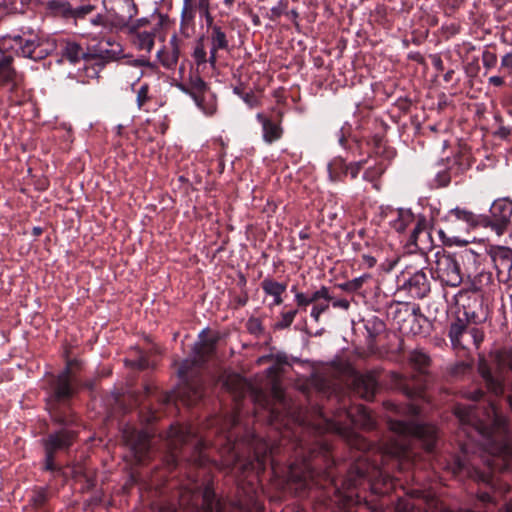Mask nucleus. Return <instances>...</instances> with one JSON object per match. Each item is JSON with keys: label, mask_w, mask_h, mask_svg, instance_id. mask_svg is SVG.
I'll return each mask as SVG.
<instances>
[{"label": "nucleus", "mask_w": 512, "mask_h": 512, "mask_svg": "<svg viewBox=\"0 0 512 512\" xmlns=\"http://www.w3.org/2000/svg\"><path fill=\"white\" fill-rule=\"evenodd\" d=\"M79 369L81 361L67 360L65 368L50 380L46 399L52 422L61 428L40 440L44 450L42 470L63 477L66 472L56 463V456L59 452L69 451L78 438V431L73 429L78 424V417L71 407V399L78 392L76 370Z\"/></svg>", "instance_id": "nucleus-1"}, {"label": "nucleus", "mask_w": 512, "mask_h": 512, "mask_svg": "<svg viewBox=\"0 0 512 512\" xmlns=\"http://www.w3.org/2000/svg\"><path fill=\"white\" fill-rule=\"evenodd\" d=\"M394 487L393 479L361 454L350 465L341 486L334 484L332 501L343 512H377L380 505L367 499V489L375 495H386Z\"/></svg>", "instance_id": "nucleus-2"}, {"label": "nucleus", "mask_w": 512, "mask_h": 512, "mask_svg": "<svg viewBox=\"0 0 512 512\" xmlns=\"http://www.w3.org/2000/svg\"><path fill=\"white\" fill-rule=\"evenodd\" d=\"M383 405L396 416H390L388 419L389 429L395 433V439L386 448V454L395 462L393 465L403 470L411 465L415 455L411 447L412 442H421L424 448L431 452L437 442V429L434 425L415 421V417L420 413V408L416 404H397L387 400Z\"/></svg>", "instance_id": "nucleus-3"}, {"label": "nucleus", "mask_w": 512, "mask_h": 512, "mask_svg": "<svg viewBox=\"0 0 512 512\" xmlns=\"http://www.w3.org/2000/svg\"><path fill=\"white\" fill-rule=\"evenodd\" d=\"M199 338L193 347V358L183 360L177 371L183 382L181 395L189 405L196 404L204 396V380L199 369L216 353L220 339L218 335L207 337L205 330L200 333Z\"/></svg>", "instance_id": "nucleus-4"}, {"label": "nucleus", "mask_w": 512, "mask_h": 512, "mask_svg": "<svg viewBox=\"0 0 512 512\" xmlns=\"http://www.w3.org/2000/svg\"><path fill=\"white\" fill-rule=\"evenodd\" d=\"M408 362L415 373L412 375L392 373L391 386L408 399L422 398L432 378L429 372L432 359L423 349L416 348L409 353Z\"/></svg>", "instance_id": "nucleus-5"}, {"label": "nucleus", "mask_w": 512, "mask_h": 512, "mask_svg": "<svg viewBox=\"0 0 512 512\" xmlns=\"http://www.w3.org/2000/svg\"><path fill=\"white\" fill-rule=\"evenodd\" d=\"M201 509L202 512H261L263 504L251 483L238 485L234 498L229 501L217 499L213 488L206 486L202 493Z\"/></svg>", "instance_id": "nucleus-6"}, {"label": "nucleus", "mask_w": 512, "mask_h": 512, "mask_svg": "<svg viewBox=\"0 0 512 512\" xmlns=\"http://www.w3.org/2000/svg\"><path fill=\"white\" fill-rule=\"evenodd\" d=\"M168 437L174 450L172 460L177 465L178 457L187 460L195 466H204L208 457L205 454L206 443L199 438L191 426L175 424L171 425Z\"/></svg>", "instance_id": "nucleus-7"}, {"label": "nucleus", "mask_w": 512, "mask_h": 512, "mask_svg": "<svg viewBox=\"0 0 512 512\" xmlns=\"http://www.w3.org/2000/svg\"><path fill=\"white\" fill-rule=\"evenodd\" d=\"M349 423L338 420L326 419V430L338 434L347 439L358 450L366 449L369 444L359 436L354 428L370 431L376 427V420L372 413L364 405H355L345 412Z\"/></svg>", "instance_id": "nucleus-8"}, {"label": "nucleus", "mask_w": 512, "mask_h": 512, "mask_svg": "<svg viewBox=\"0 0 512 512\" xmlns=\"http://www.w3.org/2000/svg\"><path fill=\"white\" fill-rule=\"evenodd\" d=\"M492 363L486 358L479 357L477 372L490 394L500 397L505 391L504 369L512 371V347L501 348L490 352Z\"/></svg>", "instance_id": "nucleus-9"}, {"label": "nucleus", "mask_w": 512, "mask_h": 512, "mask_svg": "<svg viewBox=\"0 0 512 512\" xmlns=\"http://www.w3.org/2000/svg\"><path fill=\"white\" fill-rule=\"evenodd\" d=\"M453 413L458 419L463 431L469 436H471L472 432H475L487 440L493 438L495 428L502 429L505 424L504 420L497 416L493 419L492 425L484 423L478 418L475 408L471 405L456 404L453 408Z\"/></svg>", "instance_id": "nucleus-10"}, {"label": "nucleus", "mask_w": 512, "mask_h": 512, "mask_svg": "<svg viewBox=\"0 0 512 512\" xmlns=\"http://www.w3.org/2000/svg\"><path fill=\"white\" fill-rule=\"evenodd\" d=\"M7 39L14 42L11 47H16L18 55L34 61L46 58L55 49L53 42L42 40L32 32L10 35Z\"/></svg>", "instance_id": "nucleus-11"}, {"label": "nucleus", "mask_w": 512, "mask_h": 512, "mask_svg": "<svg viewBox=\"0 0 512 512\" xmlns=\"http://www.w3.org/2000/svg\"><path fill=\"white\" fill-rule=\"evenodd\" d=\"M430 290V279L423 269L414 273L404 271L398 277V292H404L412 299H423Z\"/></svg>", "instance_id": "nucleus-12"}, {"label": "nucleus", "mask_w": 512, "mask_h": 512, "mask_svg": "<svg viewBox=\"0 0 512 512\" xmlns=\"http://www.w3.org/2000/svg\"><path fill=\"white\" fill-rule=\"evenodd\" d=\"M105 43L106 46L111 48L105 47L103 42H100L98 45L89 47L86 50L87 63L93 62L91 67L93 75L91 77H98L99 72L106 64L121 58L123 49L119 43L111 41V39H107Z\"/></svg>", "instance_id": "nucleus-13"}, {"label": "nucleus", "mask_w": 512, "mask_h": 512, "mask_svg": "<svg viewBox=\"0 0 512 512\" xmlns=\"http://www.w3.org/2000/svg\"><path fill=\"white\" fill-rule=\"evenodd\" d=\"M435 274L443 285L457 287L463 281L460 262L455 255L437 254Z\"/></svg>", "instance_id": "nucleus-14"}, {"label": "nucleus", "mask_w": 512, "mask_h": 512, "mask_svg": "<svg viewBox=\"0 0 512 512\" xmlns=\"http://www.w3.org/2000/svg\"><path fill=\"white\" fill-rule=\"evenodd\" d=\"M490 227L498 235L504 234L511 225L512 201L508 198L495 200L490 207V216L487 215Z\"/></svg>", "instance_id": "nucleus-15"}, {"label": "nucleus", "mask_w": 512, "mask_h": 512, "mask_svg": "<svg viewBox=\"0 0 512 512\" xmlns=\"http://www.w3.org/2000/svg\"><path fill=\"white\" fill-rule=\"evenodd\" d=\"M315 471L311 464L303 461L300 465L293 463L288 471V485L299 495H304L312 486Z\"/></svg>", "instance_id": "nucleus-16"}, {"label": "nucleus", "mask_w": 512, "mask_h": 512, "mask_svg": "<svg viewBox=\"0 0 512 512\" xmlns=\"http://www.w3.org/2000/svg\"><path fill=\"white\" fill-rule=\"evenodd\" d=\"M462 314L468 323L480 324L488 317V305L485 303L484 294H469L459 297Z\"/></svg>", "instance_id": "nucleus-17"}, {"label": "nucleus", "mask_w": 512, "mask_h": 512, "mask_svg": "<svg viewBox=\"0 0 512 512\" xmlns=\"http://www.w3.org/2000/svg\"><path fill=\"white\" fill-rule=\"evenodd\" d=\"M122 10L124 13H114V23L120 28H128L130 34L138 33V29L149 24V20L141 18L130 25L132 19L138 13V7L134 0H123Z\"/></svg>", "instance_id": "nucleus-18"}, {"label": "nucleus", "mask_w": 512, "mask_h": 512, "mask_svg": "<svg viewBox=\"0 0 512 512\" xmlns=\"http://www.w3.org/2000/svg\"><path fill=\"white\" fill-rule=\"evenodd\" d=\"M354 392L366 401H371L378 390V380L374 371L358 374L353 381Z\"/></svg>", "instance_id": "nucleus-19"}, {"label": "nucleus", "mask_w": 512, "mask_h": 512, "mask_svg": "<svg viewBox=\"0 0 512 512\" xmlns=\"http://www.w3.org/2000/svg\"><path fill=\"white\" fill-rule=\"evenodd\" d=\"M497 276L500 281H508L511 278L512 250L507 247H497L491 254Z\"/></svg>", "instance_id": "nucleus-20"}, {"label": "nucleus", "mask_w": 512, "mask_h": 512, "mask_svg": "<svg viewBox=\"0 0 512 512\" xmlns=\"http://www.w3.org/2000/svg\"><path fill=\"white\" fill-rule=\"evenodd\" d=\"M447 221L450 223V225H454L456 221H463L466 223L467 228H487V225L489 224L487 215H476L471 211L460 208L452 209L449 212Z\"/></svg>", "instance_id": "nucleus-21"}, {"label": "nucleus", "mask_w": 512, "mask_h": 512, "mask_svg": "<svg viewBox=\"0 0 512 512\" xmlns=\"http://www.w3.org/2000/svg\"><path fill=\"white\" fill-rule=\"evenodd\" d=\"M179 56L180 39L174 34L169 41V46L157 52V58L164 68L172 70L176 67Z\"/></svg>", "instance_id": "nucleus-22"}, {"label": "nucleus", "mask_w": 512, "mask_h": 512, "mask_svg": "<svg viewBox=\"0 0 512 512\" xmlns=\"http://www.w3.org/2000/svg\"><path fill=\"white\" fill-rule=\"evenodd\" d=\"M428 324L429 321L427 317L421 313L419 305H413V313L410 314V317L401 327L400 332L403 334L418 335L425 332L424 325Z\"/></svg>", "instance_id": "nucleus-23"}, {"label": "nucleus", "mask_w": 512, "mask_h": 512, "mask_svg": "<svg viewBox=\"0 0 512 512\" xmlns=\"http://www.w3.org/2000/svg\"><path fill=\"white\" fill-rule=\"evenodd\" d=\"M411 313H413V306L407 302L393 301L387 307V316L393 320L399 331Z\"/></svg>", "instance_id": "nucleus-24"}, {"label": "nucleus", "mask_w": 512, "mask_h": 512, "mask_svg": "<svg viewBox=\"0 0 512 512\" xmlns=\"http://www.w3.org/2000/svg\"><path fill=\"white\" fill-rule=\"evenodd\" d=\"M256 118L262 125L263 140L266 143L271 144L282 137L283 129L279 122L271 120L263 113H258Z\"/></svg>", "instance_id": "nucleus-25"}, {"label": "nucleus", "mask_w": 512, "mask_h": 512, "mask_svg": "<svg viewBox=\"0 0 512 512\" xmlns=\"http://www.w3.org/2000/svg\"><path fill=\"white\" fill-rule=\"evenodd\" d=\"M416 224L409 236L408 243L419 247V242H424L423 238L430 239V221L424 215H418L415 218Z\"/></svg>", "instance_id": "nucleus-26"}, {"label": "nucleus", "mask_w": 512, "mask_h": 512, "mask_svg": "<svg viewBox=\"0 0 512 512\" xmlns=\"http://www.w3.org/2000/svg\"><path fill=\"white\" fill-rule=\"evenodd\" d=\"M467 323L468 322L465 318L462 319L460 316H457L456 320L451 323L449 328V337L454 347L465 348L463 338L467 337L470 329Z\"/></svg>", "instance_id": "nucleus-27"}, {"label": "nucleus", "mask_w": 512, "mask_h": 512, "mask_svg": "<svg viewBox=\"0 0 512 512\" xmlns=\"http://www.w3.org/2000/svg\"><path fill=\"white\" fill-rule=\"evenodd\" d=\"M364 327L367 331V343L369 347L376 344L377 337L386 329V324L379 317L372 315L363 319Z\"/></svg>", "instance_id": "nucleus-28"}, {"label": "nucleus", "mask_w": 512, "mask_h": 512, "mask_svg": "<svg viewBox=\"0 0 512 512\" xmlns=\"http://www.w3.org/2000/svg\"><path fill=\"white\" fill-rule=\"evenodd\" d=\"M61 55L73 64L80 60L87 62L86 51L75 41H64L61 45Z\"/></svg>", "instance_id": "nucleus-29"}, {"label": "nucleus", "mask_w": 512, "mask_h": 512, "mask_svg": "<svg viewBox=\"0 0 512 512\" xmlns=\"http://www.w3.org/2000/svg\"><path fill=\"white\" fill-rule=\"evenodd\" d=\"M189 84L191 97L195 101L196 105L204 110V95L208 91L207 83L198 74H191L189 76Z\"/></svg>", "instance_id": "nucleus-30"}, {"label": "nucleus", "mask_w": 512, "mask_h": 512, "mask_svg": "<svg viewBox=\"0 0 512 512\" xmlns=\"http://www.w3.org/2000/svg\"><path fill=\"white\" fill-rule=\"evenodd\" d=\"M261 288L263 289L266 295L273 296L274 305H280L283 303L282 294L287 289L286 283H279L271 277H266L261 282Z\"/></svg>", "instance_id": "nucleus-31"}, {"label": "nucleus", "mask_w": 512, "mask_h": 512, "mask_svg": "<svg viewBox=\"0 0 512 512\" xmlns=\"http://www.w3.org/2000/svg\"><path fill=\"white\" fill-rule=\"evenodd\" d=\"M13 62L12 55H0V87L15 81L17 71Z\"/></svg>", "instance_id": "nucleus-32"}, {"label": "nucleus", "mask_w": 512, "mask_h": 512, "mask_svg": "<svg viewBox=\"0 0 512 512\" xmlns=\"http://www.w3.org/2000/svg\"><path fill=\"white\" fill-rule=\"evenodd\" d=\"M348 164L341 157L333 159L328 165L329 179L332 182L343 181L347 176Z\"/></svg>", "instance_id": "nucleus-33"}, {"label": "nucleus", "mask_w": 512, "mask_h": 512, "mask_svg": "<svg viewBox=\"0 0 512 512\" xmlns=\"http://www.w3.org/2000/svg\"><path fill=\"white\" fill-rule=\"evenodd\" d=\"M415 221V216L410 209H397V218L391 222V227L398 233H402Z\"/></svg>", "instance_id": "nucleus-34"}, {"label": "nucleus", "mask_w": 512, "mask_h": 512, "mask_svg": "<svg viewBox=\"0 0 512 512\" xmlns=\"http://www.w3.org/2000/svg\"><path fill=\"white\" fill-rule=\"evenodd\" d=\"M156 29H154L151 32H138L133 33L134 39L133 44L139 49V50H145L147 52H151L153 46H154V39H155Z\"/></svg>", "instance_id": "nucleus-35"}, {"label": "nucleus", "mask_w": 512, "mask_h": 512, "mask_svg": "<svg viewBox=\"0 0 512 512\" xmlns=\"http://www.w3.org/2000/svg\"><path fill=\"white\" fill-rule=\"evenodd\" d=\"M47 8L56 16L65 19H71L72 6L69 2L63 0H51L47 3Z\"/></svg>", "instance_id": "nucleus-36"}, {"label": "nucleus", "mask_w": 512, "mask_h": 512, "mask_svg": "<svg viewBox=\"0 0 512 512\" xmlns=\"http://www.w3.org/2000/svg\"><path fill=\"white\" fill-rule=\"evenodd\" d=\"M211 30V45H214L216 48H220L221 50H228L229 41L227 39L225 31L221 26L215 25L210 28Z\"/></svg>", "instance_id": "nucleus-37"}, {"label": "nucleus", "mask_w": 512, "mask_h": 512, "mask_svg": "<svg viewBox=\"0 0 512 512\" xmlns=\"http://www.w3.org/2000/svg\"><path fill=\"white\" fill-rule=\"evenodd\" d=\"M371 280H372V276L370 274L366 273V274H363V275L356 277L352 280H349L342 284H339V288H341L342 290H344L346 292H350V293L358 292L363 288L365 283H367Z\"/></svg>", "instance_id": "nucleus-38"}, {"label": "nucleus", "mask_w": 512, "mask_h": 512, "mask_svg": "<svg viewBox=\"0 0 512 512\" xmlns=\"http://www.w3.org/2000/svg\"><path fill=\"white\" fill-rule=\"evenodd\" d=\"M131 448L137 458L141 460L149 451V439L145 433H140L137 439L131 443Z\"/></svg>", "instance_id": "nucleus-39"}, {"label": "nucleus", "mask_w": 512, "mask_h": 512, "mask_svg": "<svg viewBox=\"0 0 512 512\" xmlns=\"http://www.w3.org/2000/svg\"><path fill=\"white\" fill-rule=\"evenodd\" d=\"M195 18V8L192 0H183L181 12V27H187L193 24Z\"/></svg>", "instance_id": "nucleus-40"}, {"label": "nucleus", "mask_w": 512, "mask_h": 512, "mask_svg": "<svg viewBox=\"0 0 512 512\" xmlns=\"http://www.w3.org/2000/svg\"><path fill=\"white\" fill-rule=\"evenodd\" d=\"M192 57L195 63L200 66L207 62V53L205 50L204 37L197 39Z\"/></svg>", "instance_id": "nucleus-41"}, {"label": "nucleus", "mask_w": 512, "mask_h": 512, "mask_svg": "<svg viewBox=\"0 0 512 512\" xmlns=\"http://www.w3.org/2000/svg\"><path fill=\"white\" fill-rule=\"evenodd\" d=\"M49 499V492L46 488H37L33 492L30 502L34 508L40 509L45 506Z\"/></svg>", "instance_id": "nucleus-42"}, {"label": "nucleus", "mask_w": 512, "mask_h": 512, "mask_svg": "<svg viewBox=\"0 0 512 512\" xmlns=\"http://www.w3.org/2000/svg\"><path fill=\"white\" fill-rule=\"evenodd\" d=\"M96 7L92 4H83L77 7H72V17L71 19H74L75 23H77L78 20L85 19L88 15H90Z\"/></svg>", "instance_id": "nucleus-43"}, {"label": "nucleus", "mask_w": 512, "mask_h": 512, "mask_svg": "<svg viewBox=\"0 0 512 512\" xmlns=\"http://www.w3.org/2000/svg\"><path fill=\"white\" fill-rule=\"evenodd\" d=\"M288 8L287 0H280L270 11L266 14V17L271 21L276 22L282 15H285Z\"/></svg>", "instance_id": "nucleus-44"}, {"label": "nucleus", "mask_w": 512, "mask_h": 512, "mask_svg": "<svg viewBox=\"0 0 512 512\" xmlns=\"http://www.w3.org/2000/svg\"><path fill=\"white\" fill-rule=\"evenodd\" d=\"M297 313H298L297 309L290 310L287 312H282L281 319L274 324V328L281 330V329H286V328L290 327L291 324L293 323L294 318L297 315Z\"/></svg>", "instance_id": "nucleus-45"}, {"label": "nucleus", "mask_w": 512, "mask_h": 512, "mask_svg": "<svg viewBox=\"0 0 512 512\" xmlns=\"http://www.w3.org/2000/svg\"><path fill=\"white\" fill-rule=\"evenodd\" d=\"M470 370L471 365L464 361H461L450 368V374L454 377H461L468 373Z\"/></svg>", "instance_id": "nucleus-46"}, {"label": "nucleus", "mask_w": 512, "mask_h": 512, "mask_svg": "<svg viewBox=\"0 0 512 512\" xmlns=\"http://www.w3.org/2000/svg\"><path fill=\"white\" fill-rule=\"evenodd\" d=\"M482 63L486 69L494 68L497 64V55L494 52L485 49L482 53Z\"/></svg>", "instance_id": "nucleus-47"}, {"label": "nucleus", "mask_w": 512, "mask_h": 512, "mask_svg": "<svg viewBox=\"0 0 512 512\" xmlns=\"http://www.w3.org/2000/svg\"><path fill=\"white\" fill-rule=\"evenodd\" d=\"M467 337H471L474 345L478 348L484 340V333L477 327H470Z\"/></svg>", "instance_id": "nucleus-48"}, {"label": "nucleus", "mask_w": 512, "mask_h": 512, "mask_svg": "<svg viewBox=\"0 0 512 512\" xmlns=\"http://www.w3.org/2000/svg\"><path fill=\"white\" fill-rule=\"evenodd\" d=\"M329 309V303L328 302H323V303H316L314 304V306L312 307V310H311V317H313V319L318 322L319 321V318H320V315L322 313H324L325 311H327Z\"/></svg>", "instance_id": "nucleus-49"}, {"label": "nucleus", "mask_w": 512, "mask_h": 512, "mask_svg": "<svg viewBox=\"0 0 512 512\" xmlns=\"http://www.w3.org/2000/svg\"><path fill=\"white\" fill-rule=\"evenodd\" d=\"M469 294H484V291H482V285H478L475 279L471 281L469 288L460 291L459 297L469 296Z\"/></svg>", "instance_id": "nucleus-50"}, {"label": "nucleus", "mask_w": 512, "mask_h": 512, "mask_svg": "<svg viewBox=\"0 0 512 512\" xmlns=\"http://www.w3.org/2000/svg\"><path fill=\"white\" fill-rule=\"evenodd\" d=\"M451 181V176L449 171H439L435 177V182L437 187H446Z\"/></svg>", "instance_id": "nucleus-51"}, {"label": "nucleus", "mask_w": 512, "mask_h": 512, "mask_svg": "<svg viewBox=\"0 0 512 512\" xmlns=\"http://www.w3.org/2000/svg\"><path fill=\"white\" fill-rule=\"evenodd\" d=\"M148 92H149L148 84L142 85L140 87V89L138 90V92H137V104H138L139 108H141L149 100Z\"/></svg>", "instance_id": "nucleus-52"}, {"label": "nucleus", "mask_w": 512, "mask_h": 512, "mask_svg": "<svg viewBox=\"0 0 512 512\" xmlns=\"http://www.w3.org/2000/svg\"><path fill=\"white\" fill-rule=\"evenodd\" d=\"M500 70L508 75L512 74V53H507L502 57Z\"/></svg>", "instance_id": "nucleus-53"}, {"label": "nucleus", "mask_w": 512, "mask_h": 512, "mask_svg": "<svg viewBox=\"0 0 512 512\" xmlns=\"http://www.w3.org/2000/svg\"><path fill=\"white\" fill-rule=\"evenodd\" d=\"M364 163L365 161L349 163L347 167V175L350 174L351 178L355 179L363 168Z\"/></svg>", "instance_id": "nucleus-54"}, {"label": "nucleus", "mask_w": 512, "mask_h": 512, "mask_svg": "<svg viewBox=\"0 0 512 512\" xmlns=\"http://www.w3.org/2000/svg\"><path fill=\"white\" fill-rule=\"evenodd\" d=\"M247 328L251 334H258L263 331V327L260 320L256 318H251L248 320Z\"/></svg>", "instance_id": "nucleus-55"}, {"label": "nucleus", "mask_w": 512, "mask_h": 512, "mask_svg": "<svg viewBox=\"0 0 512 512\" xmlns=\"http://www.w3.org/2000/svg\"><path fill=\"white\" fill-rule=\"evenodd\" d=\"M205 8H198L200 15L205 18L206 25L210 29L212 26H215L214 18L210 12V5L204 6Z\"/></svg>", "instance_id": "nucleus-56"}, {"label": "nucleus", "mask_w": 512, "mask_h": 512, "mask_svg": "<svg viewBox=\"0 0 512 512\" xmlns=\"http://www.w3.org/2000/svg\"><path fill=\"white\" fill-rule=\"evenodd\" d=\"M295 301L297 303V306L299 308H305L307 307L310 303V300H309V296H306L304 293L302 292H298L295 294Z\"/></svg>", "instance_id": "nucleus-57"}, {"label": "nucleus", "mask_w": 512, "mask_h": 512, "mask_svg": "<svg viewBox=\"0 0 512 512\" xmlns=\"http://www.w3.org/2000/svg\"><path fill=\"white\" fill-rule=\"evenodd\" d=\"M242 99L244 100V102L249 106V107H256L259 105V101L257 99V97L255 96V94L250 91V92H247L243 97Z\"/></svg>", "instance_id": "nucleus-58"}, {"label": "nucleus", "mask_w": 512, "mask_h": 512, "mask_svg": "<svg viewBox=\"0 0 512 512\" xmlns=\"http://www.w3.org/2000/svg\"><path fill=\"white\" fill-rule=\"evenodd\" d=\"M485 396V391L482 390L481 388H478V389H475L474 391H471V392H468L466 394V397L472 401H480L484 398Z\"/></svg>", "instance_id": "nucleus-59"}, {"label": "nucleus", "mask_w": 512, "mask_h": 512, "mask_svg": "<svg viewBox=\"0 0 512 512\" xmlns=\"http://www.w3.org/2000/svg\"><path fill=\"white\" fill-rule=\"evenodd\" d=\"M474 279L477 281L478 285H482L483 289L484 286L489 285L492 280V276L490 273H480Z\"/></svg>", "instance_id": "nucleus-60"}, {"label": "nucleus", "mask_w": 512, "mask_h": 512, "mask_svg": "<svg viewBox=\"0 0 512 512\" xmlns=\"http://www.w3.org/2000/svg\"><path fill=\"white\" fill-rule=\"evenodd\" d=\"M429 57L432 61L434 68L438 72H442L444 70V64H443V61H442L440 55L439 54H431Z\"/></svg>", "instance_id": "nucleus-61"}, {"label": "nucleus", "mask_w": 512, "mask_h": 512, "mask_svg": "<svg viewBox=\"0 0 512 512\" xmlns=\"http://www.w3.org/2000/svg\"><path fill=\"white\" fill-rule=\"evenodd\" d=\"M91 23L94 26L107 27L108 21L106 16L102 14H97L96 16L91 18Z\"/></svg>", "instance_id": "nucleus-62"}, {"label": "nucleus", "mask_w": 512, "mask_h": 512, "mask_svg": "<svg viewBox=\"0 0 512 512\" xmlns=\"http://www.w3.org/2000/svg\"><path fill=\"white\" fill-rule=\"evenodd\" d=\"M133 65L135 67H148V68H151V69L156 67L154 63L150 62L149 59H146L144 57L135 59L133 61Z\"/></svg>", "instance_id": "nucleus-63"}, {"label": "nucleus", "mask_w": 512, "mask_h": 512, "mask_svg": "<svg viewBox=\"0 0 512 512\" xmlns=\"http://www.w3.org/2000/svg\"><path fill=\"white\" fill-rule=\"evenodd\" d=\"M158 512H177L176 507L174 504L170 503H161L157 506Z\"/></svg>", "instance_id": "nucleus-64"}]
</instances>
